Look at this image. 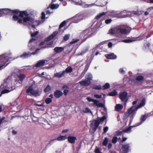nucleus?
Instances as JSON below:
<instances>
[{"label":"nucleus","instance_id":"1","mask_svg":"<svg viewBox=\"0 0 153 153\" xmlns=\"http://www.w3.org/2000/svg\"><path fill=\"white\" fill-rule=\"evenodd\" d=\"M10 12V15H12V13L18 14L19 13V16L16 15H14L12 18V20L14 21H17L18 23L24 25H26L27 22L33 24L34 23V19L33 18L28 16L29 14L26 10L19 11L18 9L14 10H8Z\"/></svg>","mask_w":153,"mask_h":153},{"label":"nucleus","instance_id":"2","mask_svg":"<svg viewBox=\"0 0 153 153\" xmlns=\"http://www.w3.org/2000/svg\"><path fill=\"white\" fill-rule=\"evenodd\" d=\"M138 109L137 106L133 105L128 109L126 112V115L128 117H129L130 118L129 125L131 124V122L136 113V112Z\"/></svg>","mask_w":153,"mask_h":153},{"label":"nucleus","instance_id":"3","mask_svg":"<svg viewBox=\"0 0 153 153\" xmlns=\"http://www.w3.org/2000/svg\"><path fill=\"white\" fill-rule=\"evenodd\" d=\"M106 119V117L103 116L101 118H98L97 120H94L91 124V128L90 129V131L94 133L96 131L100 123L103 122Z\"/></svg>","mask_w":153,"mask_h":153},{"label":"nucleus","instance_id":"4","mask_svg":"<svg viewBox=\"0 0 153 153\" xmlns=\"http://www.w3.org/2000/svg\"><path fill=\"white\" fill-rule=\"evenodd\" d=\"M9 60L7 57H4L3 56H0V70L6 67L9 63H7Z\"/></svg>","mask_w":153,"mask_h":153},{"label":"nucleus","instance_id":"5","mask_svg":"<svg viewBox=\"0 0 153 153\" xmlns=\"http://www.w3.org/2000/svg\"><path fill=\"white\" fill-rule=\"evenodd\" d=\"M87 99L88 101L92 102L91 104L94 106H97L98 107H103V104L101 103H100L98 100H94L90 97H87Z\"/></svg>","mask_w":153,"mask_h":153},{"label":"nucleus","instance_id":"6","mask_svg":"<svg viewBox=\"0 0 153 153\" xmlns=\"http://www.w3.org/2000/svg\"><path fill=\"white\" fill-rule=\"evenodd\" d=\"M26 92L27 93H30L31 94L34 95H37L39 93V91L38 89H33L32 86L29 87L26 90Z\"/></svg>","mask_w":153,"mask_h":153},{"label":"nucleus","instance_id":"7","mask_svg":"<svg viewBox=\"0 0 153 153\" xmlns=\"http://www.w3.org/2000/svg\"><path fill=\"white\" fill-rule=\"evenodd\" d=\"M117 31L120 33L122 34H126L129 32L128 33L127 30L123 27H120L117 29Z\"/></svg>","mask_w":153,"mask_h":153},{"label":"nucleus","instance_id":"8","mask_svg":"<svg viewBox=\"0 0 153 153\" xmlns=\"http://www.w3.org/2000/svg\"><path fill=\"white\" fill-rule=\"evenodd\" d=\"M106 13V12H104L100 13L99 14L95 16V19H99L102 18L100 21V22H102V21L105 19V17Z\"/></svg>","mask_w":153,"mask_h":153},{"label":"nucleus","instance_id":"9","mask_svg":"<svg viewBox=\"0 0 153 153\" xmlns=\"http://www.w3.org/2000/svg\"><path fill=\"white\" fill-rule=\"evenodd\" d=\"M58 33V32L56 31H54L53 33L48 37L45 39V41L46 42H48L50 40L52 39Z\"/></svg>","mask_w":153,"mask_h":153},{"label":"nucleus","instance_id":"10","mask_svg":"<svg viewBox=\"0 0 153 153\" xmlns=\"http://www.w3.org/2000/svg\"><path fill=\"white\" fill-rule=\"evenodd\" d=\"M45 60H42L38 61L35 65L33 67V68L36 67V68H39L43 66L45 63Z\"/></svg>","mask_w":153,"mask_h":153},{"label":"nucleus","instance_id":"11","mask_svg":"<svg viewBox=\"0 0 153 153\" xmlns=\"http://www.w3.org/2000/svg\"><path fill=\"white\" fill-rule=\"evenodd\" d=\"M79 83L81 85L88 86L90 85L91 83V81L86 79H83L79 82Z\"/></svg>","mask_w":153,"mask_h":153},{"label":"nucleus","instance_id":"12","mask_svg":"<svg viewBox=\"0 0 153 153\" xmlns=\"http://www.w3.org/2000/svg\"><path fill=\"white\" fill-rule=\"evenodd\" d=\"M122 149L125 153H128L130 150L129 144L123 145L122 147Z\"/></svg>","mask_w":153,"mask_h":153},{"label":"nucleus","instance_id":"13","mask_svg":"<svg viewBox=\"0 0 153 153\" xmlns=\"http://www.w3.org/2000/svg\"><path fill=\"white\" fill-rule=\"evenodd\" d=\"M147 118L146 116L145 115H142L140 119V121L139 123H137L134 126H137L141 124H142L143 122L146 120Z\"/></svg>","mask_w":153,"mask_h":153},{"label":"nucleus","instance_id":"14","mask_svg":"<svg viewBox=\"0 0 153 153\" xmlns=\"http://www.w3.org/2000/svg\"><path fill=\"white\" fill-rule=\"evenodd\" d=\"M105 56L108 59H114L117 58V56L114 54L113 53L105 54Z\"/></svg>","mask_w":153,"mask_h":153},{"label":"nucleus","instance_id":"15","mask_svg":"<svg viewBox=\"0 0 153 153\" xmlns=\"http://www.w3.org/2000/svg\"><path fill=\"white\" fill-rule=\"evenodd\" d=\"M8 10H10V9H0V17L3 15L4 14L10 15V12L8 11Z\"/></svg>","mask_w":153,"mask_h":153},{"label":"nucleus","instance_id":"16","mask_svg":"<svg viewBox=\"0 0 153 153\" xmlns=\"http://www.w3.org/2000/svg\"><path fill=\"white\" fill-rule=\"evenodd\" d=\"M68 142L71 143H74L76 140V137L74 136H69L68 138Z\"/></svg>","mask_w":153,"mask_h":153},{"label":"nucleus","instance_id":"17","mask_svg":"<svg viewBox=\"0 0 153 153\" xmlns=\"http://www.w3.org/2000/svg\"><path fill=\"white\" fill-rule=\"evenodd\" d=\"M64 49V47H56L54 48V50L56 53H59L63 51Z\"/></svg>","mask_w":153,"mask_h":153},{"label":"nucleus","instance_id":"18","mask_svg":"<svg viewBox=\"0 0 153 153\" xmlns=\"http://www.w3.org/2000/svg\"><path fill=\"white\" fill-rule=\"evenodd\" d=\"M119 97L121 101L125 104L127 103L128 99V96H119Z\"/></svg>","mask_w":153,"mask_h":153},{"label":"nucleus","instance_id":"19","mask_svg":"<svg viewBox=\"0 0 153 153\" xmlns=\"http://www.w3.org/2000/svg\"><path fill=\"white\" fill-rule=\"evenodd\" d=\"M65 72L63 71L62 72H59L56 73L54 74V76L55 77L58 78H61L64 76Z\"/></svg>","mask_w":153,"mask_h":153},{"label":"nucleus","instance_id":"20","mask_svg":"<svg viewBox=\"0 0 153 153\" xmlns=\"http://www.w3.org/2000/svg\"><path fill=\"white\" fill-rule=\"evenodd\" d=\"M123 107V105L121 104H117L115 106V110L117 111H120L122 109Z\"/></svg>","mask_w":153,"mask_h":153},{"label":"nucleus","instance_id":"21","mask_svg":"<svg viewBox=\"0 0 153 153\" xmlns=\"http://www.w3.org/2000/svg\"><path fill=\"white\" fill-rule=\"evenodd\" d=\"M135 125L133 126H130L129 127L125 129H123V131L124 133H130L131 131V128L136 127V126H134Z\"/></svg>","mask_w":153,"mask_h":153},{"label":"nucleus","instance_id":"22","mask_svg":"<svg viewBox=\"0 0 153 153\" xmlns=\"http://www.w3.org/2000/svg\"><path fill=\"white\" fill-rule=\"evenodd\" d=\"M71 19L73 20H75V21L74 22L75 23H77L79 22L80 20L79 16L78 14L76 15L74 17L71 18Z\"/></svg>","mask_w":153,"mask_h":153},{"label":"nucleus","instance_id":"23","mask_svg":"<svg viewBox=\"0 0 153 153\" xmlns=\"http://www.w3.org/2000/svg\"><path fill=\"white\" fill-rule=\"evenodd\" d=\"M62 89L64 90L63 91L64 95L66 96L69 91V88L68 86L64 85L62 87Z\"/></svg>","mask_w":153,"mask_h":153},{"label":"nucleus","instance_id":"24","mask_svg":"<svg viewBox=\"0 0 153 153\" xmlns=\"http://www.w3.org/2000/svg\"><path fill=\"white\" fill-rule=\"evenodd\" d=\"M146 100L145 99H143L141 101L140 103V104L137 106V108L139 109L142 107L144 106L145 105Z\"/></svg>","mask_w":153,"mask_h":153},{"label":"nucleus","instance_id":"25","mask_svg":"<svg viewBox=\"0 0 153 153\" xmlns=\"http://www.w3.org/2000/svg\"><path fill=\"white\" fill-rule=\"evenodd\" d=\"M73 71V68L71 66H69L67 67L65 71H63L65 72V73H71Z\"/></svg>","mask_w":153,"mask_h":153},{"label":"nucleus","instance_id":"26","mask_svg":"<svg viewBox=\"0 0 153 153\" xmlns=\"http://www.w3.org/2000/svg\"><path fill=\"white\" fill-rule=\"evenodd\" d=\"M63 94V93L61 91L56 90L54 92V96H62Z\"/></svg>","mask_w":153,"mask_h":153},{"label":"nucleus","instance_id":"27","mask_svg":"<svg viewBox=\"0 0 153 153\" xmlns=\"http://www.w3.org/2000/svg\"><path fill=\"white\" fill-rule=\"evenodd\" d=\"M67 138V137L66 136L60 135L57 138L56 140L59 141H61L64 140L66 139Z\"/></svg>","mask_w":153,"mask_h":153},{"label":"nucleus","instance_id":"28","mask_svg":"<svg viewBox=\"0 0 153 153\" xmlns=\"http://www.w3.org/2000/svg\"><path fill=\"white\" fill-rule=\"evenodd\" d=\"M102 90L107 89L110 88V85L107 82L102 86Z\"/></svg>","mask_w":153,"mask_h":153},{"label":"nucleus","instance_id":"29","mask_svg":"<svg viewBox=\"0 0 153 153\" xmlns=\"http://www.w3.org/2000/svg\"><path fill=\"white\" fill-rule=\"evenodd\" d=\"M70 35L69 34H66L63 37L62 41L66 42L70 38Z\"/></svg>","mask_w":153,"mask_h":153},{"label":"nucleus","instance_id":"30","mask_svg":"<svg viewBox=\"0 0 153 153\" xmlns=\"http://www.w3.org/2000/svg\"><path fill=\"white\" fill-rule=\"evenodd\" d=\"M19 80L22 82L25 77V75L23 74H20L17 76Z\"/></svg>","mask_w":153,"mask_h":153},{"label":"nucleus","instance_id":"31","mask_svg":"<svg viewBox=\"0 0 153 153\" xmlns=\"http://www.w3.org/2000/svg\"><path fill=\"white\" fill-rule=\"evenodd\" d=\"M29 53L28 52V53H27L26 52L24 53L23 54L21 55H20V57L23 58H26L28 57V56H29Z\"/></svg>","mask_w":153,"mask_h":153},{"label":"nucleus","instance_id":"32","mask_svg":"<svg viewBox=\"0 0 153 153\" xmlns=\"http://www.w3.org/2000/svg\"><path fill=\"white\" fill-rule=\"evenodd\" d=\"M0 89V96H1L2 94H4L8 93L10 91L8 89H4L2 91Z\"/></svg>","mask_w":153,"mask_h":153},{"label":"nucleus","instance_id":"33","mask_svg":"<svg viewBox=\"0 0 153 153\" xmlns=\"http://www.w3.org/2000/svg\"><path fill=\"white\" fill-rule=\"evenodd\" d=\"M108 141V139L107 137L105 138L104 141L102 142V145L106 146H107Z\"/></svg>","mask_w":153,"mask_h":153},{"label":"nucleus","instance_id":"34","mask_svg":"<svg viewBox=\"0 0 153 153\" xmlns=\"http://www.w3.org/2000/svg\"><path fill=\"white\" fill-rule=\"evenodd\" d=\"M117 93L116 90L114 89L112 92H110L108 94V96H116Z\"/></svg>","mask_w":153,"mask_h":153},{"label":"nucleus","instance_id":"35","mask_svg":"<svg viewBox=\"0 0 153 153\" xmlns=\"http://www.w3.org/2000/svg\"><path fill=\"white\" fill-rule=\"evenodd\" d=\"M83 112L85 113H91V110L88 108H84L82 110Z\"/></svg>","mask_w":153,"mask_h":153},{"label":"nucleus","instance_id":"36","mask_svg":"<svg viewBox=\"0 0 153 153\" xmlns=\"http://www.w3.org/2000/svg\"><path fill=\"white\" fill-rule=\"evenodd\" d=\"M52 101V98H47L45 100V102L47 104L50 103Z\"/></svg>","mask_w":153,"mask_h":153},{"label":"nucleus","instance_id":"37","mask_svg":"<svg viewBox=\"0 0 153 153\" xmlns=\"http://www.w3.org/2000/svg\"><path fill=\"white\" fill-rule=\"evenodd\" d=\"M85 78L86 79L88 80H89L91 81L92 79V75L91 74H88L85 76Z\"/></svg>","mask_w":153,"mask_h":153},{"label":"nucleus","instance_id":"38","mask_svg":"<svg viewBox=\"0 0 153 153\" xmlns=\"http://www.w3.org/2000/svg\"><path fill=\"white\" fill-rule=\"evenodd\" d=\"M66 24L65 21H64L62 22L60 25L59 27V29H60L61 28L65 26Z\"/></svg>","mask_w":153,"mask_h":153},{"label":"nucleus","instance_id":"39","mask_svg":"<svg viewBox=\"0 0 153 153\" xmlns=\"http://www.w3.org/2000/svg\"><path fill=\"white\" fill-rule=\"evenodd\" d=\"M134 41V40L131 39H126L122 40V42L125 43H128L132 42Z\"/></svg>","mask_w":153,"mask_h":153},{"label":"nucleus","instance_id":"40","mask_svg":"<svg viewBox=\"0 0 153 153\" xmlns=\"http://www.w3.org/2000/svg\"><path fill=\"white\" fill-rule=\"evenodd\" d=\"M143 79H144V77L143 76H138L136 77V79L137 81H140L143 80Z\"/></svg>","mask_w":153,"mask_h":153},{"label":"nucleus","instance_id":"41","mask_svg":"<svg viewBox=\"0 0 153 153\" xmlns=\"http://www.w3.org/2000/svg\"><path fill=\"white\" fill-rule=\"evenodd\" d=\"M51 88L49 85H48L44 89V91L45 92H47L50 91Z\"/></svg>","mask_w":153,"mask_h":153},{"label":"nucleus","instance_id":"42","mask_svg":"<svg viewBox=\"0 0 153 153\" xmlns=\"http://www.w3.org/2000/svg\"><path fill=\"white\" fill-rule=\"evenodd\" d=\"M59 6V5L58 4H53L51 5V9H54L57 8Z\"/></svg>","mask_w":153,"mask_h":153},{"label":"nucleus","instance_id":"43","mask_svg":"<svg viewBox=\"0 0 153 153\" xmlns=\"http://www.w3.org/2000/svg\"><path fill=\"white\" fill-rule=\"evenodd\" d=\"M95 152V153H102L101 152V150L97 147L96 148Z\"/></svg>","mask_w":153,"mask_h":153},{"label":"nucleus","instance_id":"44","mask_svg":"<svg viewBox=\"0 0 153 153\" xmlns=\"http://www.w3.org/2000/svg\"><path fill=\"white\" fill-rule=\"evenodd\" d=\"M117 137H114L112 139V143H115L117 142Z\"/></svg>","mask_w":153,"mask_h":153},{"label":"nucleus","instance_id":"45","mask_svg":"<svg viewBox=\"0 0 153 153\" xmlns=\"http://www.w3.org/2000/svg\"><path fill=\"white\" fill-rule=\"evenodd\" d=\"M79 40V39H77L74 40V39H73L72 41L70 42V44H73L77 42Z\"/></svg>","mask_w":153,"mask_h":153},{"label":"nucleus","instance_id":"46","mask_svg":"<svg viewBox=\"0 0 153 153\" xmlns=\"http://www.w3.org/2000/svg\"><path fill=\"white\" fill-rule=\"evenodd\" d=\"M39 33L38 31H36L35 33H31V36L32 37H34L37 35Z\"/></svg>","mask_w":153,"mask_h":153},{"label":"nucleus","instance_id":"47","mask_svg":"<svg viewBox=\"0 0 153 153\" xmlns=\"http://www.w3.org/2000/svg\"><path fill=\"white\" fill-rule=\"evenodd\" d=\"M39 50V49H37L36 50L35 52H33L32 53H30L29 52H28V53H29L30 55V56H31V55H35V54L37 53V52Z\"/></svg>","mask_w":153,"mask_h":153},{"label":"nucleus","instance_id":"48","mask_svg":"<svg viewBox=\"0 0 153 153\" xmlns=\"http://www.w3.org/2000/svg\"><path fill=\"white\" fill-rule=\"evenodd\" d=\"M111 21L112 20L111 19H108L105 20V23L108 24L110 23Z\"/></svg>","mask_w":153,"mask_h":153},{"label":"nucleus","instance_id":"49","mask_svg":"<svg viewBox=\"0 0 153 153\" xmlns=\"http://www.w3.org/2000/svg\"><path fill=\"white\" fill-rule=\"evenodd\" d=\"M127 93L126 91H123L121 93L119 96H127Z\"/></svg>","mask_w":153,"mask_h":153},{"label":"nucleus","instance_id":"50","mask_svg":"<svg viewBox=\"0 0 153 153\" xmlns=\"http://www.w3.org/2000/svg\"><path fill=\"white\" fill-rule=\"evenodd\" d=\"M95 89L98 90L102 89V87L100 85H98L96 86L95 88Z\"/></svg>","mask_w":153,"mask_h":153},{"label":"nucleus","instance_id":"51","mask_svg":"<svg viewBox=\"0 0 153 153\" xmlns=\"http://www.w3.org/2000/svg\"><path fill=\"white\" fill-rule=\"evenodd\" d=\"M42 16H41V19H45V14L44 12H42L41 14Z\"/></svg>","mask_w":153,"mask_h":153},{"label":"nucleus","instance_id":"52","mask_svg":"<svg viewBox=\"0 0 153 153\" xmlns=\"http://www.w3.org/2000/svg\"><path fill=\"white\" fill-rule=\"evenodd\" d=\"M108 128L107 126H106L104 128H103V133H105L108 130Z\"/></svg>","mask_w":153,"mask_h":153},{"label":"nucleus","instance_id":"53","mask_svg":"<svg viewBox=\"0 0 153 153\" xmlns=\"http://www.w3.org/2000/svg\"><path fill=\"white\" fill-rule=\"evenodd\" d=\"M119 72L120 73L124 74L125 73V71L122 68H120L119 69Z\"/></svg>","mask_w":153,"mask_h":153},{"label":"nucleus","instance_id":"54","mask_svg":"<svg viewBox=\"0 0 153 153\" xmlns=\"http://www.w3.org/2000/svg\"><path fill=\"white\" fill-rule=\"evenodd\" d=\"M5 118L4 117H0V125L1 124L3 121L4 120Z\"/></svg>","mask_w":153,"mask_h":153},{"label":"nucleus","instance_id":"55","mask_svg":"<svg viewBox=\"0 0 153 153\" xmlns=\"http://www.w3.org/2000/svg\"><path fill=\"white\" fill-rule=\"evenodd\" d=\"M108 47L109 48H111L112 46V43L111 42H109L108 44Z\"/></svg>","mask_w":153,"mask_h":153},{"label":"nucleus","instance_id":"56","mask_svg":"<svg viewBox=\"0 0 153 153\" xmlns=\"http://www.w3.org/2000/svg\"><path fill=\"white\" fill-rule=\"evenodd\" d=\"M36 40V39H34V38L31 39L29 41V44L30 43L34 41H35Z\"/></svg>","mask_w":153,"mask_h":153},{"label":"nucleus","instance_id":"57","mask_svg":"<svg viewBox=\"0 0 153 153\" xmlns=\"http://www.w3.org/2000/svg\"><path fill=\"white\" fill-rule=\"evenodd\" d=\"M36 106H39V107L43 106H44V104L42 103L41 104H36Z\"/></svg>","mask_w":153,"mask_h":153},{"label":"nucleus","instance_id":"58","mask_svg":"<svg viewBox=\"0 0 153 153\" xmlns=\"http://www.w3.org/2000/svg\"><path fill=\"white\" fill-rule=\"evenodd\" d=\"M109 33L111 34H114V32H113V29L112 28V29H110V30H109Z\"/></svg>","mask_w":153,"mask_h":153},{"label":"nucleus","instance_id":"59","mask_svg":"<svg viewBox=\"0 0 153 153\" xmlns=\"http://www.w3.org/2000/svg\"><path fill=\"white\" fill-rule=\"evenodd\" d=\"M137 101H138V100L137 99L135 101H133L132 103L133 105H135L137 103Z\"/></svg>","mask_w":153,"mask_h":153},{"label":"nucleus","instance_id":"60","mask_svg":"<svg viewBox=\"0 0 153 153\" xmlns=\"http://www.w3.org/2000/svg\"><path fill=\"white\" fill-rule=\"evenodd\" d=\"M112 146V145L111 143H109L108 144V148L109 149H110L111 148V147Z\"/></svg>","mask_w":153,"mask_h":153},{"label":"nucleus","instance_id":"61","mask_svg":"<svg viewBox=\"0 0 153 153\" xmlns=\"http://www.w3.org/2000/svg\"><path fill=\"white\" fill-rule=\"evenodd\" d=\"M45 42L44 41H42L39 44V46H41L45 44Z\"/></svg>","mask_w":153,"mask_h":153},{"label":"nucleus","instance_id":"62","mask_svg":"<svg viewBox=\"0 0 153 153\" xmlns=\"http://www.w3.org/2000/svg\"><path fill=\"white\" fill-rule=\"evenodd\" d=\"M127 139V138L126 137H123V138L122 142L123 143V142H125L126 140Z\"/></svg>","mask_w":153,"mask_h":153},{"label":"nucleus","instance_id":"63","mask_svg":"<svg viewBox=\"0 0 153 153\" xmlns=\"http://www.w3.org/2000/svg\"><path fill=\"white\" fill-rule=\"evenodd\" d=\"M68 131H69V129H65V130H64L62 131V132L63 133H65L68 132Z\"/></svg>","mask_w":153,"mask_h":153},{"label":"nucleus","instance_id":"64","mask_svg":"<svg viewBox=\"0 0 153 153\" xmlns=\"http://www.w3.org/2000/svg\"><path fill=\"white\" fill-rule=\"evenodd\" d=\"M147 10H149V11H150V10H153V7H149V8H148L147 9Z\"/></svg>","mask_w":153,"mask_h":153}]
</instances>
